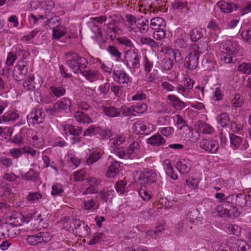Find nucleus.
Wrapping results in <instances>:
<instances>
[{
  "instance_id": "obj_21",
  "label": "nucleus",
  "mask_w": 251,
  "mask_h": 251,
  "mask_svg": "<svg viewBox=\"0 0 251 251\" xmlns=\"http://www.w3.org/2000/svg\"><path fill=\"white\" fill-rule=\"evenodd\" d=\"M102 155L103 153L100 151H96L91 152L88 154L87 157H86L87 165L89 166L92 165L100 160Z\"/></svg>"
},
{
  "instance_id": "obj_14",
  "label": "nucleus",
  "mask_w": 251,
  "mask_h": 251,
  "mask_svg": "<svg viewBox=\"0 0 251 251\" xmlns=\"http://www.w3.org/2000/svg\"><path fill=\"white\" fill-rule=\"evenodd\" d=\"M176 168L181 174H187L191 169L190 161L188 159H181L176 164Z\"/></svg>"
},
{
  "instance_id": "obj_62",
  "label": "nucleus",
  "mask_w": 251,
  "mask_h": 251,
  "mask_svg": "<svg viewBox=\"0 0 251 251\" xmlns=\"http://www.w3.org/2000/svg\"><path fill=\"white\" fill-rule=\"evenodd\" d=\"M166 33L163 28L155 30L153 33V37L157 40H161L165 38Z\"/></svg>"
},
{
  "instance_id": "obj_44",
  "label": "nucleus",
  "mask_w": 251,
  "mask_h": 251,
  "mask_svg": "<svg viewBox=\"0 0 251 251\" xmlns=\"http://www.w3.org/2000/svg\"><path fill=\"white\" fill-rule=\"evenodd\" d=\"M225 199V201L223 203V207H225V209H228L230 206L236 205L235 194L226 197Z\"/></svg>"
},
{
  "instance_id": "obj_18",
  "label": "nucleus",
  "mask_w": 251,
  "mask_h": 251,
  "mask_svg": "<svg viewBox=\"0 0 251 251\" xmlns=\"http://www.w3.org/2000/svg\"><path fill=\"white\" fill-rule=\"evenodd\" d=\"M80 74L87 80L91 82L98 79L100 77L98 71L94 70H85L84 69Z\"/></svg>"
},
{
  "instance_id": "obj_5",
  "label": "nucleus",
  "mask_w": 251,
  "mask_h": 251,
  "mask_svg": "<svg viewBox=\"0 0 251 251\" xmlns=\"http://www.w3.org/2000/svg\"><path fill=\"white\" fill-rule=\"evenodd\" d=\"M112 74L114 81L122 87H127L132 82L128 74L123 70H113Z\"/></svg>"
},
{
  "instance_id": "obj_55",
  "label": "nucleus",
  "mask_w": 251,
  "mask_h": 251,
  "mask_svg": "<svg viewBox=\"0 0 251 251\" xmlns=\"http://www.w3.org/2000/svg\"><path fill=\"white\" fill-rule=\"evenodd\" d=\"M107 50L112 56L116 58L117 61L119 60L121 57L122 53L116 47L113 46H109Z\"/></svg>"
},
{
  "instance_id": "obj_56",
  "label": "nucleus",
  "mask_w": 251,
  "mask_h": 251,
  "mask_svg": "<svg viewBox=\"0 0 251 251\" xmlns=\"http://www.w3.org/2000/svg\"><path fill=\"white\" fill-rule=\"evenodd\" d=\"M243 99L238 94L235 95L231 100V104L235 107H239L242 106Z\"/></svg>"
},
{
  "instance_id": "obj_28",
  "label": "nucleus",
  "mask_w": 251,
  "mask_h": 251,
  "mask_svg": "<svg viewBox=\"0 0 251 251\" xmlns=\"http://www.w3.org/2000/svg\"><path fill=\"white\" fill-rule=\"evenodd\" d=\"M139 145L138 142H135L131 143L126 153L128 157L133 158L136 157L139 152Z\"/></svg>"
},
{
  "instance_id": "obj_15",
  "label": "nucleus",
  "mask_w": 251,
  "mask_h": 251,
  "mask_svg": "<svg viewBox=\"0 0 251 251\" xmlns=\"http://www.w3.org/2000/svg\"><path fill=\"white\" fill-rule=\"evenodd\" d=\"M24 222H25L24 216L21 213L15 212L9 217V222L7 224L20 226Z\"/></svg>"
},
{
  "instance_id": "obj_19",
  "label": "nucleus",
  "mask_w": 251,
  "mask_h": 251,
  "mask_svg": "<svg viewBox=\"0 0 251 251\" xmlns=\"http://www.w3.org/2000/svg\"><path fill=\"white\" fill-rule=\"evenodd\" d=\"M168 99L172 102V106L177 110H181L186 106V103L174 95H169Z\"/></svg>"
},
{
  "instance_id": "obj_20",
  "label": "nucleus",
  "mask_w": 251,
  "mask_h": 251,
  "mask_svg": "<svg viewBox=\"0 0 251 251\" xmlns=\"http://www.w3.org/2000/svg\"><path fill=\"white\" fill-rule=\"evenodd\" d=\"M132 130L137 134H147L149 132L146 125L142 121L135 123L132 127Z\"/></svg>"
},
{
  "instance_id": "obj_40",
  "label": "nucleus",
  "mask_w": 251,
  "mask_h": 251,
  "mask_svg": "<svg viewBox=\"0 0 251 251\" xmlns=\"http://www.w3.org/2000/svg\"><path fill=\"white\" fill-rule=\"evenodd\" d=\"M238 71L243 74H251V64L250 63L242 62L238 66Z\"/></svg>"
},
{
  "instance_id": "obj_38",
  "label": "nucleus",
  "mask_w": 251,
  "mask_h": 251,
  "mask_svg": "<svg viewBox=\"0 0 251 251\" xmlns=\"http://www.w3.org/2000/svg\"><path fill=\"white\" fill-rule=\"evenodd\" d=\"M161 67L165 70H170L174 65L173 60L169 57H165L160 61Z\"/></svg>"
},
{
  "instance_id": "obj_13",
  "label": "nucleus",
  "mask_w": 251,
  "mask_h": 251,
  "mask_svg": "<svg viewBox=\"0 0 251 251\" xmlns=\"http://www.w3.org/2000/svg\"><path fill=\"white\" fill-rule=\"evenodd\" d=\"M63 131L66 135H70L74 136H79L82 132L81 127L74 126L72 125L67 124L63 126Z\"/></svg>"
},
{
  "instance_id": "obj_47",
  "label": "nucleus",
  "mask_w": 251,
  "mask_h": 251,
  "mask_svg": "<svg viewBox=\"0 0 251 251\" xmlns=\"http://www.w3.org/2000/svg\"><path fill=\"white\" fill-rule=\"evenodd\" d=\"M225 228L226 231L229 234L238 235L240 233V228L236 225L228 224L226 225Z\"/></svg>"
},
{
  "instance_id": "obj_29",
  "label": "nucleus",
  "mask_w": 251,
  "mask_h": 251,
  "mask_svg": "<svg viewBox=\"0 0 251 251\" xmlns=\"http://www.w3.org/2000/svg\"><path fill=\"white\" fill-rule=\"evenodd\" d=\"M102 110L104 114L110 117H116L120 116V111L118 108L114 106H103Z\"/></svg>"
},
{
  "instance_id": "obj_41",
  "label": "nucleus",
  "mask_w": 251,
  "mask_h": 251,
  "mask_svg": "<svg viewBox=\"0 0 251 251\" xmlns=\"http://www.w3.org/2000/svg\"><path fill=\"white\" fill-rule=\"evenodd\" d=\"M140 42L143 45H146L151 48H156L159 47L157 42L150 37H142L140 38Z\"/></svg>"
},
{
  "instance_id": "obj_39",
  "label": "nucleus",
  "mask_w": 251,
  "mask_h": 251,
  "mask_svg": "<svg viewBox=\"0 0 251 251\" xmlns=\"http://www.w3.org/2000/svg\"><path fill=\"white\" fill-rule=\"evenodd\" d=\"M110 150L120 158H124L127 156L125 149L122 147L110 146Z\"/></svg>"
},
{
  "instance_id": "obj_64",
  "label": "nucleus",
  "mask_w": 251,
  "mask_h": 251,
  "mask_svg": "<svg viewBox=\"0 0 251 251\" xmlns=\"http://www.w3.org/2000/svg\"><path fill=\"white\" fill-rule=\"evenodd\" d=\"M241 36L247 42L251 44V29L242 31Z\"/></svg>"
},
{
  "instance_id": "obj_22",
  "label": "nucleus",
  "mask_w": 251,
  "mask_h": 251,
  "mask_svg": "<svg viewBox=\"0 0 251 251\" xmlns=\"http://www.w3.org/2000/svg\"><path fill=\"white\" fill-rule=\"evenodd\" d=\"M147 143L152 146H159L165 143V140L161 135L156 134L148 138Z\"/></svg>"
},
{
  "instance_id": "obj_43",
  "label": "nucleus",
  "mask_w": 251,
  "mask_h": 251,
  "mask_svg": "<svg viewBox=\"0 0 251 251\" xmlns=\"http://www.w3.org/2000/svg\"><path fill=\"white\" fill-rule=\"evenodd\" d=\"M199 126L200 131L202 133L210 134L214 130L213 128L210 125L204 122H201L199 124Z\"/></svg>"
},
{
  "instance_id": "obj_37",
  "label": "nucleus",
  "mask_w": 251,
  "mask_h": 251,
  "mask_svg": "<svg viewBox=\"0 0 251 251\" xmlns=\"http://www.w3.org/2000/svg\"><path fill=\"white\" fill-rule=\"evenodd\" d=\"M126 21L128 22L129 25H128L126 24H124L125 26L126 27L128 31H131L133 30L134 28L133 26L136 23V18L131 14H127L126 16Z\"/></svg>"
},
{
  "instance_id": "obj_11",
  "label": "nucleus",
  "mask_w": 251,
  "mask_h": 251,
  "mask_svg": "<svg viewBox=\"0 0 251 251\" xmlns=\"http://www.w3.org/2000/svg\"><path fill=\"white\" fill-rule=\"evenodd\" d=\"M27 67L25 65L17 64L14 67L13 71V76L17 81H20L23 79L27 73Z\"/></svg>"
},
{
  "instance_id": "obj_6",
  "label": "nucleus",
  "mask_w": 251,
  "mask_h": 251,
  "mask_svg": "<svg viewBox=\"0 0 251 251\" xmlns=\"http://www.w3.org/2000/svg\"><path fill=\"white\" fill-rule=\"evenodd\" d=\"M45 118V113L41 108H36L31 111L27 116L28 123L35 125L42 123Z\"/></svg>"
},
{
  "instance_id": "obj_26",
  "label": "nucleus",
  "mask_w": 251,
  "mask_h": 251,
  "mask_svg": "<svg viewBox=\"0 0 251 251\" xmlns=\"http://www.w3.org/2000/svg\"><path fill=\"white\" fill-rule=\"evenodd\" d=\"M74 116L76 120L80 123L88 124L92 122V119L83 112L78 111L75 113Z\"/></svg>"
},
{
  "instance_id": "obj_58",
  "label": "nucleus",
  "mask_w": 251,
  "mask_h": 251,
  "mask_svg": "<svg viewBox=\"0 0 251 251\" xmlns=\"http://www.w3.org/2000/svg\"><path fill=\"white\" fill-rule=\"evenodd\" d=\"M126 183L123 180L118 181L115 186L117 192L120 194H124Z\"/></svg>"
},
{
  "instance_id": "obj_61",
  "label": "nucleus",
  "mask_w": 251,
  "mask_h": 251,
  "mask_svg": "<svg viewBox=\"0 0 251 251\" xmlns=\"http://www.w3.org/2000/svg\"><path fill=\"white\" fill-rule=\"evenodd\" d=\"M118 42L126 47L131 48L133 46L131 41L126 37H119L117 39Z\"/></svg>"
},
{
  "instance_id": "obj_63",
  "label": "nucleus",
  "mask_w": 251,
  "mask_h": 251,
  "mask_svg": "<svg viewBox=\"0 0 251 251\" xmlns=\"http://www.w3.org/2000/svg\"><path fill=\"white\" fill-rule=\"evenodd\" d=\"M9 152L13 158H18L24 153V150L23 148H12L10 150Z\"/></svg>"
},
{
  "instance_id": "obj_27",
  "label": "nucleus",
  "mask_w": 251,
  "mask_h": 251,
  "mask_svg": "<svg viewBox=\"0 0 251 251\" xmlns=\"http://www.w3.org/2000/svg\"><path fill=\"white\" fill-rule=\"evenodd\" d=\"M203 30L200 27H196L190 32L191 40L193 42H197L201 39L203 36Z\"/></svg>"
},
{
  "instance_id": "obj_33",
  "label": "nucleus",
  "mask_w": 251,
  "mask_h": 251,
  "mask_svg": "<svg viewBox=\"0 0 251 251\" xmlns=\"http://www.w3.org/2000/svg\"><path fill=\"white\" fill-rule=\"evenodd\" d=\"M39 243H47L50 241L52 235L48 231H42L37 233Z\"/></svg>"
},
{
  "instance_id": "obj_59",
  "label": "nucleus",
  "mask_w": 251,
  "mask_h": 251,
  "mask_svg": "<svg viewBox=\"0 0 251 251\" xmlns=\"http://www.w3.org/2000/svg\"><path fill=\"white\" fill-rule=\"evenodd\" d=\"M42 198V195L39 192H30L27 196V200L31 203H34L37 200Z\"/></svg>"
},
{
  "instance_id": "obj_34",
  "label": "nucleus",
  "mask_w": 251,
  "mask_h": 251,
  "mask_svg": "<svg viewBox=\"0 0 251 251\" xmlns=\"http://www.w3.org/2000/svg\"><path fill=\"white\" fill-rule=\"evenodd\" d=\"M52 37L55 39H59L63 37L66 32L65 27L61 25L56 28L52 29Z\"/></svg>"
},
{
  "instance_id": "obj_48",
  "label": "nucleus",
  "mask_w": 251,
  "mask_h": 251,
  "mask_svg": "<svg viewBox=\"0 0 251 251\" xmlns=\"http://www.w3.org/2000/svg\"><path fill=\"white\" fill-rule=\"evenodd\" d=\"M125 136L123 134H118L114 139L111 140L110 146L118 147L125 141Z\"/></svg>"
},
{
  "instance_id": "obj_3",
  "label": "nucleus",
  "mask_w": 251,
  "mask_h": 251,
  "mask_svg": "<svg viewBox=\"0 0 251 251\" xmlns=\"http://www.w3.org/2000/svg\"><path fill=\"white\" fill-rule=\"evenodd\" d=\"M240 50L237 42L234 40H227L223 45L222 59L226 63H234L237 61L236 54Z\"/></svg>"
},
{
  "instance_id": "obj_57",
  "label": "nucleus",
  "mask_w": 251,
  "mask_h": 251,
  "mask_svg": "<svg viewBox=\"0 0 251 251\" xmlns=\"http://www.w3.org/2000/svg\"><path fill=\"white\" fill-rule=\"evenodd\" d=\"M173 56L175 61L177 63H182L183 59V55L182 52L178 49L172 50Z\"/></svg>"
},
{
  "instance_id": "obj_30",
  "label": "nucleus",
  "mask_w": 251,
  "mask_h": 251,
  "mask_svg": "<svg viewBox=\"0 0 251 251\" xmlns=\"http://www.w3.org/2000/svg\"><path fill=\"white\" fill-rule=\"evenodd\" d=\"M82 207L83 209L89 211L98 208V205L97 204L96 199L94 200L92 198L85 199Z\"/></svg>"
},
{
  "instance_id": "obj_10",
  "label": "nucleus",
  "mask_w": 251,
  "mask_h": 251,
  "mask_svg": "<svg viewBox=\"0 0 251 251\" xmlns=\"http://www.w3.org/2000/svg\"><path fill=\"white\" fill-rule=\"evenodd\" d=\"M200 147L206 151L215 153L219 149V144L217 141L212 139H203L200 142Z\"/></svg>"
},
{
  "instance_id": "obj_53",
  "label": "nucleus",
  "mask_w": 251,
  "mask_h": 251,
  "mask_svg": "<svg viewBox=\"0 0 251 251\" xmlns=\"http://www.w3.org/2000/svg\"><path fill=\"white\" fill-rule=\"evenodd\" d=\"M238 251H251V246L245 241H239L237 244Z\"/></svg>"
},
{
  "instance_id": "obj_7",
  "label": "nucleus",
  "mask_w": 251,
  "mask_h": 251,
  "mask_svg": "<svg viewBox=\"0 0 251 251\" xmlns=\"http://www.w3.org/2000/svg\"><path fill=\"white\" fill-rule=\"evenodd\" d=\"M71 224L73 225L76 233L80 237H85L89 234L90 228L87 225L79 219H73L72 220Z\"/></svg>"
},
{
  "instance_id": "obj_17",
  "label": "nucleus",
  "mask_w": 251,
  "mask_h": 251,
  "mask_svg": "<svg viewBox=\"0 0 251 251\" xmlns=\"http://www.w3.org/2000/svg\"><path fill=\"white\" fill-rule=\"evenodd\" d=\"M236 205L241 207L251 206L250 198L244 194H235Z\"/></svg>"
},
{
  "instance_id": "obj_31",
  "label": "nucleus",
  "mask_w": 251,
  "mask_h": 251,
  "mask_svg": "<svg viewBox=\"0 0 251 251\" xmlns=\"http://www.w3.org/2000/svg\"><path fill=\"white\" fill-rule=\"evenodd\" d=\"M7 235L10 238H15L17 235L20 233V228L18 226L11 225L7 224Z\"/></svg>"
},
{
  "instance_id": "obj_32",
  "label": "nucleus",
  "mask_w": 251,
  "mask_h": 251,
  "mask_svg": "<svg viewBox=\"0 0 251 251\" xmlns=\"http://www.w3.org/2000/svg\"><path fill=\"white\" fill-rule=\"evenodd\" d=\"M114 190L112 189L107 190H102L100 193V198L107 202L110 201L112 199L114 195Z\"/></svg>"
},
{
  "instance_id": "obj_42",
  "label": "nucleus",
  "mask_w": 251,
  "mask_h": 251,
  "mask_svg": "<svg viewBox=\"0 0 251 251\" xmlns=\"http://www.w3.org/2000/svg\"><path fill=\"white\" fill-rule=\"evenodd\" d=\"M229 136L231 147L234 149L239 148L242 143V139L241 137L237 136L234 134H230Z\"/></svg>"
},
{
  "instance_id": "obj_8",
  "label": "nucleus",
  "mask_w": 251,
  "mask_h": 251,
  "mask_svg": "<svg viewBox=\"0 0 251 251\" xmlns=\"http://www.w3.org/2000/svg\"><path fill=\"white\" fill-rule=\"evenodd\" d=\"M157 177V174L154 170L146 168L140 174L139 179L144 183L151 184L155 182Z\"/></svg>"
},
{
  "instance_id": "obj_24",
  "label": "nucleus",
  "mask_w": 251,
  "mask_h": 251,
  "mask_svg": "<svg viewBox=\"0 0 251 251\" xmlns=\"http://www.w3.org/2000/svg\"><path fill=\"white\" fill-rule=\"evenodd\" d=\"M19 117V115L16 111H8L5 113L2 116L0 117V124L3 122L15 121Z\"/></svg>"
},
{
  "instance_id": "obj_46",
  "label": "nucleus",
  "mask_w": 251,
  "mask_h": 251,
  "mask_svg": "<svg viewBox=\"0 0 251 251\" xmlns=\"http://www.w3.org/2000/svg\"><path fill=\"white\" fill-rule=\"evenodd\" d=\"M46 25H49L50 29L57 27L61 25L60 19L58 17H54L49 19L46 22Z\"/></svg>"
},
{
  "instance_id": "obj_25",
  "label": "nucleus",
  "mask_w": 251,
  "mask_h": 251,
  "mask_svg": "<svg viewBox=\"0 0 251 251\" xmlns=\"http://www.w3.org/2000/svg\"><path fill=\"white\" fill-rule=\"evenodd\" d=\"M165 22L160 17L152 18L151 20V27L154 30L164 28L165 27Z\"/></svg>"
},
{
  "instance_id": "obj_4",
  "label": "nucleus",
  "mask_w": 251,
  "mask_h": 251,
  "mask_svg": "<svg viewBox=\"0 0 251 251\" xmlns=\"http://www.w3.org/2000/svg\"><path fill=\"white\" fill-rule=\"evenodd\" d=\"M141 56L138 51L129 50L125 53L123 62L132 73L140 67Z\"/></svg>"
},
{
  "instance_id": "obj_23",
  "label": "nucleus",
  "mask_w": 251,
  "mask_h": 251,
  "mask_svg": "<svg viewBox=\"0 0 251 251\" xmlns=\"http://www.w3.org/2000/svg\"><path fill=\"white\" fill-rule=\"evenodd\" d=\"M163 165L164 169L168 176L174 180L177 179V176L174 173V169L171 166L170 161L169 159H165L163 161Z\"/></svg>"
},
{
  "instance_id": "obj_35",
  "label": "nucleus",
  "mask_w": 251,
  "mask_h": 251,
  "mask_svg": "<svg viewBox=\"0 0 251 251\" xmlns=\"http://www.w3.org/2000/svg\"><path fill=\"white\" fill-rule=\"evenodd\" d=\"M101 131V129L99 126H97L96 125H92L88 127L83 133L84 136H92L95 135L98 133H100Z\"/></svg>"
},
{
  "instance_id": "obj_45",
  "label": "nucleus",
  "mask_w": 251,
  "mask_h": 251,
  "mask_svg": "<svg viewBox=\"0 0 251 251\" xmlns=\"http://www.w3.org/2000/svg\"><path fill=\"white\" fill-rule=\"evenodd\" d=\"M50 91L56 97L59 98L65 94L66 90L62 86H51Z\"/></svg>"
},
{
  "instance_id": "obj_51",
  "label": "nucleus",
  "mask_w": 251,
  "mask_h": 251,
  "mask_svg": "<svg viewBox=\"0 0 251 251\" xmlns=\"http://www.w3.org/2000/svg\"><path fill=\"white\" fill-rule=\"evenodd\" d=\"M63 191L62 185L60 183H56L52 185L51 194L53 196H59Z\"/></svg>"
},
{
  "instance_id": "obj_9",
  "label": "nucleus",
  "mask_w": 251,
  "mask_h": 251,
  "mask_svg": "<svg viewBox=\"0 0 251 251\" xmlns=\"http://www.w3.org/2000/svg\"><path fill=\"white\" fill-rule=\"evenodd\" d=\"M107 161L110 163L106 173L107 177L112 178L115 176L119 172L120 163L115 160L112 156H109Z\"/></svg>"
},
{
  "instance_id": "obj_36",
  "label": "nucleus",
  "mask_w": 251,
  "mask_h": 251,
  "mask_svg": "<svg viewBox=\"0 0 251 251\" xmlns=\"http://www.w3.org/2000/svg\"><path fill=\"white\" fill-rule=\"evenodd\" d=\"M216 120L222 127H225L229 122V115L226 113L223 112L217 117Z\"/></svg>"
},
{
  "instance_id": "obj_2",
  "label": "nucleus",
  "mask_w": 251,
  "mask_h": 251,
  "mask_svg": "<svg viewBox=\"0 0 251 251\" xmlns=\"http://www.w3.org/2000/svg\"><path fill=\"white\" fill-rule=\"evenodd\" d=\"M67 64L75 74H80L88 65L87 59L77 53L71 51L65 54Z\"/></svg>"
},
{
  "instance_id": "obj_49",
  "label": "nucleus",
  "mask_w": 251,
  "mask_h": 251,
  "mask_svg": "<svg viewBox=\"0 0 251 251\" xmlns=\"http://www.w3.org/2000/svg\"><path fill=\"white\" fill-rule=\"evenodd\" d=\"M87 174L85 170H81L74 173V178L76 181H81L86 179Z\"/></svg>"
},
{
  "instance_id": "obj_1",
  "label": "nucleus",
  "mask_w": 251,
  "mask_h": 251,
  "mask_svg": "<svg viewBox=\"0 0 251 251\" xmlns=\"http://www.w3.org/2000/svg\"><path fill=\"white\" fill-rule=\"evenodd\" d=\"M208 45L203 42L191 46L188 54L184 60V66L190 70L195 69L198 65L201 54L207 51Z\"/></svg>"
},
{
  "instance_id": "obj_52",
  "label": "nucleus",
  "mask_w": 251,
  "mask_h": 251,
  "mask_svg": "<svg viewBox=\"0 0 251 251\" xmlns=\"http://www.w3.org/2000/svg\"><path fill=\"white\" fill-rule=\"evenodd\" d=\"M143 65L144 67V70L147 74L150 73L153 68V62L151 61L146 56H145L143 62Z\"/></svg>"
},
{
  "instance_id": "obj_50",
  "label": "nucleus",
  "mask_w": 251,
  "mask_h": 251,
  "mask_svg": "<svg viewBox=\"0 0 251 251\" xmlns=\"http://www.w3.org/2000/svg\"><path fill=\"white\" fill-rule=\"evenodd\" d=\"M38 177V173L32 169H30L25 176V179L32 180L34 182H35L37 180Z\"/></svg>"
},
{
  "instance_id": "obj_12",
  "label": "nucleus",
  "mask_w": 251,
  "mask_h": 251,
  "mask_svg": "<svg viewBox=\"0 0 251 251\" xmlns=\"http://www.w3.org/2000/svg\"><path fill=\"white\" fill-rule=\"evenodd\" d=\"M217 5L221 11L225 13H230L234 10H237L238 8V5L232 2L221 1L217 3Z\"/></svg>"
},
{
  "instance_id": "obj_60",
  "label": "nucleus",
  "mask_w": 251,
  "mask_h": 251,
  "mask_svg": "<svg viewBox=\"0 0 251 251\" xmlns=\"http://www.w3.org/2000/svg\"><path fill=\"white\" fill-rule=\"evenodd\" d=\"M227 211V214L229 216L238 217L240 215V212L238 209L235 206H230L228 209H225Z\"/></svg>"
},
{
  "instance_id": "obj_54",
  "label": "nucleus",
  "mask_w": 251,
  "mask_h": 251,
  "mask_svg": "<svg viewBox=\"0 0 251 251\" xmlns=\"http://www.w3.org/2000/svg\"><path fill=\"white\" fill-rule=\"evenodd\" d=\"M212 96L215 100H220L223 99L224 94L220 87H216L213 89Z\"/></svg>"
},
{
  "instance_id": "obj_16",
  "label": "nucleus",
  "mask_w": 251,
  "mask_h": 251,
  "mask_svg": "<svg viewBox=\"0 0 251 251\" xmlns=\"http://www.w3.org/2000/svg\"><path fill=\"white\" fill-rule=\"evenodd\" d=\"M71 106V102L70 99L68 98H64L55 103V109H57L59 112L63 111L66 112L67 111H69Z\"/></svg>"
}]
</instances>
